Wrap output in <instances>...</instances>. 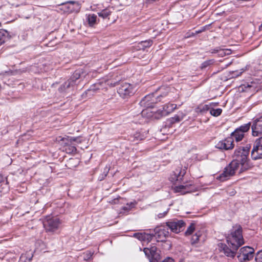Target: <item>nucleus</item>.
Masks as SVG:
<instances>
[{
	"mask_svg": "<svg viewBox=\"0 0 262 262\" xmlns=\"http://www.w3.org/2000/svg\"><path fill=\"white\" fill-rule=\"evenodd\" d=\"M251 146L247 144L245 146H237L232 156L233 160L226 166L223 172L217 177L220 181H225L233 176L238 169L239 165L242 169L246 170L250 167L249 155Z\"/></svg>",
	"mask_w": 262,
	"mask_h": 262,
	"instance_id": "nucleus-1",
	"label": "nucleus"
},
{
	"mask_svg": "<svg viewBox=\"0 0 262 262\" xmlns=\"http://www.w3.org/2000/svg\"><path fill=\"white\" fill-rule=\"evenodd\" d=\"M227 243L231 248L237 250L244 244V238L242 235V228L241 225L233 227L231 233L227 237Z\"/></svg>",
	"mask_w": 262,
	"mask_h": 262,
	"instance_id": "nucleus-2",
	"label": "nucleus"
},
{
	"mask_svg": "<svg viewBox=\"0 0 262 262\" xmlns=\"http://www.w3.org/2000/svg\"><path fill=\"white\" fill-rule=\"evenodd\" d=\"M82 73V69L76 70L70 78L60 86L58 89L59 92L60 93L66 92L69 89L74 88L77 84V81L81 77Z\"/></svg>",
	"mask_w": 262,
	"mask_h": 262,
	"instance_id": "nucleus-3",
	"label": "nucleus"
},
{
	"mask_svg": "<svg viewBox=\"0 0 262 262\" xmlns=\"http://www.w3.org/2000/svg\"><path fill=\"white\" fill-rule=\"evenodd\" d=\"M43 224L47 232H54L58 229L60 222L57 217L48 216L43 221Z\"/></svg>",
	"mask_w": 262,
	"mask_h": 262,
	"instance_id": "nucleus-4",
	"label": "nucleus"
},
{
	"mask_svg": "<svg viewBox=\"0 0 262 262\" xmlns=\"http://www.w3.org/2000/svg\"><path fill=\"white\" fill-rule=\"evenodd\" d=\"M161 97H163V96H156L154 94L147 95L142 98L140 102V104L141 106L145 108H152L155 103L158 101H160V98Z\"/></svg>",
	"mask_w": 262,
	"mask_h": 262,
	"instance_id": "nucleus-5",
	"label": "nucleus"
},
{
	"mask_svg": "<svg viewBox=\"0 0 262 262\" xmlns=\"http://www.w3.org/2000/svg\"><path fill=\"white\" fill-rule=\"evenodd\" d=\"M135 88L133 85L124 82L122 83L118 89V93L123 98H126L133 95Z\"/></svg>",
	"mask_w": 262,
	"mask_h": 262,
	"instance_id": "nucleus-6",
	"label": "nucleus"
},
{
	"mask_svg": "<svg viewBox=\"0 0 262 262\" xmlns=\"http://www.w3.org/2000/svg\"><path fill=\"white\" fill-rule=\"evenodd\" d=\"M166 226L170 230L176 233H178L184 230L185 223L183 220L174 219L166 223Z\"/></svg>",
	"mask_w": 262,
	"mask_h": 262,
	"instance_id": "nucleus-7",
	"label": "nucleus"
},
{
	"mask_svg": "<svg viewBox=\"0 0 262 262\" xmlns=\"http://www.w3.org/2000/svg\"><path fill=\"white\" fill-rule=\"evenodd\" d=\"M239 251L240 253L237 257L241 262L250 260L254 256V250L250 247H244L240 249Z\"/></svg>",
	"mask_w": 262,
	"mask_h": 262,
	"instance_id": "nucleus-8",
	"label": "nucleus"
},
{
	"mask_svg": "<svg viewBox=\"0 0 262 262\" xmlns=\"http://www.w3.org/2000/svg\"><path fill=\"white\" fill-rule=\"evenodd\" d=\"M251 129L253 136H262V115L253 119Z\"/></svg>",
	"mask_w": 262,
	"mask_h": 262,
	"instance_id": "nucleus-9",
	"label": "nucleus"
},
{
	"mask_svg": "<svg viewBox=\"0 0 262 262\" xmlns=\"http://www.w3.org/2000/svg\"><path fill=\"white\" fill-rule=\"evenodd\" d=\"M251 157L254 160L262 158V137L256 140L251 151Z\"/></svg>",
	"mask_w": 262,
	"mask_h": 262,
	"instance_id": "nucleus-10",
	"label": "nucleus"
},
{
	"mask_svg": "<svg viewBox=\"0 0 262 262\" xmlns=\"http://www.w3.org/2000/svg\"><path fill=\"white\" fill-rule=\"evenodd\" d=\"M176 107L177 105L175 104H166L163 107L162 110H159L155 113L154 117L156 119H159L163 116H165L173 112Z\"/></svg>",
	"mask_w": 262,
	"mask_h": 262,
	"instance_id": "nucleus-11",
	"label": "nucleus"
},
{
	"mask_svg": "<svg viewBox=\"0 0 262 262\" xmlns=\"http://www.w3.org/2000/svg\"><path fill=\"white\" fill-rule=\"evenodd\" d=\"M155 236L158 242H164L166 238L168 236L169 232L168 229L164 226L157 227L154 229Z\"/></svg>",
	"mask_w": 262,
	"mask_h": 262,
	"instance_id": "nucleus-12",
	"label": "nucleus"
},
{
	"mask_svg": "<svg viewBox=\"0 0 262 262\" xmlns=\"http://www.w3.org/2000/svg\"><path fill=\"white\" fill-rule=\"evenodd\" d=\"M234 146L233 139L229 137L220 141L215 145L216 148L225 150L232 149L233 148Z\"/></svg>",
	"mask_w": 262,
	"mask_h": 262,
	"instance_id": "nucleus-13",
	"label": "nucleus"
},
{
	"mask_svg": "<svg viewBox=\"0 0 262 262\" xmlns=\"http://www.w3.org/2000/svg\"><path fill=\"white\" fill-rule=\"evenodd\" d=\"M157 248L156 246H151L150 248H145L143 249L146 257L149 259L150 262H151L154 259H156L159 255L157 252Z\"/></svg>",
	"mask_w": 262,
	"mask_h": 262,
	"instance_id": "nucleus-14",
	"label": "nucleus"
},
{
	"mask_svg": "<svg viewBox=\"0 0 262 262\" xmlns=\"http://www.w3.org/2000/svg\"><path fill=\"white\" fill-rule=\"evenodd\" d=\"M75 4H77V3L72 1L62 3L59 5L61 6L59 10L63 11L64 13H72L75 10L74 5Z\"/></svg>",
	"mask_w": 262,
	"mask_h": 262,
	"instance_id": "nucleus-15",
	"label": "nucleus"
},
{
	"mask_svg": "<svg viewBox=\"0 0 262 262\" xmlns=\"http://www.w3.org/2000/svg\"><path fill=\"white\" fill-rule=\"evenodd\" d=\"M173 174L170 178V181L173 182L175 181L180 182L183 180L186 171L185 169L182 170L181 169H177L173 171Z\"/></svg>",
	"mask_w": 262,
	"mask_h": 262,
	"instance_id": "nucleus-16",
	"label": "nucleus"
},
{
	"mask_svg": "<svg viewBox=\"0 0 262 262\" xmlns=\"http://www.w3.org/2000/svg\"><path fill=\"white\" fill-rule=\"evenodd\" d=\"M133 236L140 241L149 242L152 239L153 234L138 232L134 233Z\"/></svg>",
	"mask_w": 262,
	"mask_h": 262,
	"instance_id": "nucleus-17",
	"label": "nucleus"
},
{
	"mask_svg": "<svg viewBox=\"0 0 262 262\" xmlns=\"http://www.w3.org/2000/svg\"><path fill=\"white\" fill-rule=\"evenodd\" d=\"M185 114L183 112H179L174 117L169 118L167 120L166 123L168 125H172L176 122H179L184 117Z\"/></svg>",
	"mask_w": 262,
	"mask_h": 262,
	"instance_id": "nucleus-18",
	"label": "nucleus"
},
{
	"mask_svg": "<svg viewBox=\"0 0 262 262\" xmlns=\"http://www.w3.org/2000/svg\"><path fill=\"white\" fill-rule=\"evenodd\" d=\"M220 247L227 256L232 258L235 256L237 250L233 249L231 247L229 248L226 245L223 244H221Z\"/></svg>",
	"mask_w": 262,
	"mask_h": 262,
	"instance_id": "nucleus-19",
	"label": "nucleus"
},
{
	"mask_svg": "<svg viewBox=\"0 0 262 262\" xmlns=\"http://www.w3.org/2000/svg\"><path fill=\"white\" fill-rule=\"evenodd\" d=\"M190 186H191V184L178 185L174 187V191L176 192H181L182 194H184L191 191V190L189 189Z\"/></svg>",
	"mask_w": 262,
	"mask_h": 262,
	"instance_id": "nucleus-20",
	"label": "nucleus"
},
{
	"mask_svg": "<svg viewBox=\"0 0 262 262\" xmlns=\"http://www.w3.org/2000/svg\"><path fill=\"white\" fill-rule=\"evenodd\" d=\"M61 141H62L63 143L66 145L71 144L73 142H76L78 143H80L81 142V140L79 137H74L68 136L67 137L62 138Z\"/></svg>",
	"mask_w": 262,
	"mask_h": 262,
	"instance_id": "nucleus-21",
	"label": "nucleus"
},
{
	"mask_svg": "<svg viewBox=\"0 0 262 262\" xmlns=\"http://www.w3.org/2000/svg\"><path fill=\"white\" fill-rule=\"evenodd\" d=\"M245 136L244 133H242L240 131L235 129L233 132L231 134V137L233 139V141L235 140L236 142H238L243 140Z\"/></svg>",
	"mask_w": 262,
	"mask_h": 262,
	"instance_id": "nucleus-22",
	"label": "nucleus"
},
{
	"mask_svg": "<svg viewBox=\"0 0 262 262\" xmlns=\"http://www.w3.org/2000/svg\"><path fill=\"white\" fill-rule=\"evenodd\" d=\"M9 33L4 29L0 30V46L9 39Z\"/></svg>",
	"mask_w": 262,
	"mask_h": 262,
	"instance_id": "nucleus-23",
	"label": "nucleus"
},
{
	"mask_svg": "<svg viewBox=\"0 0 262 262\" xmlns=\"http://www.w3.org/2000/svg\"><path fill=\"white\" fill-rule=\"evenodd\" d=\"M210 105L208 104H200L195 109L196 112L204 114L210 111Z\"/></svg>",
	"mask_w": 262,
	"mask_h": 262,
	"instance_id": "nucleus-24",
	"label": "nucleus"
},
{
	"mask_svg": "<svg viewBox=\"0 0 262 262\" xmlns=\"http://www.w3.org/2000/svg\"><path fill=\"white\" fill-rule=\"evenodd\" d=\"M86 19L89 26L93 27L96 23L97 16L94 14H89Z\"/></svg>",
	"mask_w": 262,
	"mask_h": 262,
	"instance_id": "nucleus-25",
	"label": "nucleus"
},
{
	"mask_svg": "<svg viewBox=\"0 0 262 262\" xmlns=\"http://www.w3.org/2000/svg\"><path fill=\"white\" fill-rule=\"evenodd\" d=\"M252 124H251V123H248L246 124H245L243 125H241L238 128H236V130H238V131H240L242 133H244L245 134V133L248 132L249 129L250 127L251 126Z\"/></svg>",
	"mask_w": 262,
	"mask_h": 262,
	"instance_id": "nucleus-26",
	"label": "nucleus"
},
{
	"mask_svg": "<svg viewBox=\"0 0 262 262\" xmlns=\"http://www.w3.org/2000/svg\"><path fill=\"white\" fill-rule=\"evenodd\" d=\"M215 61L214 59H209L204 61L201 65L200 68L202 70L206 69L211 65L213 64Z\"/></svg>",
	"mask_w": 262,
	"mask_h": 262,
	"instance_id": "nucleus-27",
	"label": "nucleus"
},
{
	"mask_svg": "<svg viewBox=\"0 0 262 262\" xmlns=\"http://www.w3.org/2000/svg\"><path fill=\"white\" fill-rule=\"evenodd\" d=\"M195 229V224L194 223H190V225L188 227L186 231L185 232V236H189L191 235L194 231Z\"/></svg>",
	"mask_w": 262,
	"mask_h": 262,
	"instance_id": "nucleus-28",
	"label": "nucleus"
},
{
	"mask_svg": "<svg viewBox=\"0 0 262 262\" xmlns=\"http://www.w3.org/2000/svg\"><path fill=\"white\" fill-rule=\"evenodd\" d=\"M64 150L67 154H75L76 152L77 149L74 146H72L71 144H69V145L65 144Z\"/></svg>",
	"mask_w": 262,
	"mask_h": 262,
	"instance_id": "nucleus-29",
	"label": "nucleus"
},
{
	"mask_svg": "<svg viewBox=\"0 0 262 262\" xmlns=\"http://www.w3.org/2000/svg\"><path fill=\"white\" fill-rule=\"evenodd\" d=\"M152 44V41L151 40H147L141 41L139 45L141 48L144 50L145 48L150 47Z\"/></svg>",
	"mask_w": 262,
	"mask_h": 262,
	"instance_id": "nucleus-30",
	"label": "nucleus"
},
{
	"mask_svg": "<svg viewBox=\"0 0 262 262\" xmlns=\"http://www.w3.org/2000/svg\"><path fill=\"white\" fill-rule=\"evenodd\" d=\"M135 203L131 202L130 203H127L125 206L122 207V210L123 211V213L128 212L131 210V209L135 207Z\"/></svg>",
	"mask_w": 262,
	"mask_h": 262,
	"instance_id": "nucleus-31",
	"label": "nucleus"
},
{
	"mask_svg": "<svg viewBox=\"0 0 262 262\" xmlns=\"http://www.w3.org/2000/svg\"><path fill=\"white\" fill-rule=\"evenodd\" d=\"M111 12L109 10L106 9L98 13V14L99 16L103 18H106L111 14Z\"/></svg>",
	"mask_w": 262,
	"mask_h": 262,
	"instance_id": "nucleus-32",
	"label": "nucleus"
},
{
	"mask_svg": "<svg viewBox=\"0 0 262 262\" xmlns=\"http://www.w3.org/2000/svg\"><path fill=\"white\" fill-rule=\"evenodd\" d=\"M209 111L211 115L214 117H217L221 114L222 110L221 108L214 109L210 107Z\"/></svg>",
	"mask_w": 262,
	"mask_h": 262,
	"instance_id": "nucleus-33",
	"label": "nucleus"
},
{
	"mask_svg": "<svg viewBox=\"0 0 262 262\" xmlns=\"http://www.w3.org/2000/svg\"><path fill=\"white\" fill-rule=\"evenodd\" d=\"M231 53V50L228 49H223L222 48H220L218 54L220 56L223 57L226 55L230 54Z\"/></svg>",
	"mask_w": 262,
	"mask_h": 262,
	"instance_id": "nucleus-34",
	"label": "nucleus"
},
{
	"mask_svg": "<svg viewBox=\"0 0 262 262\" xmlns=\"http://www.w3.org/2000/svg\"><path fill=\"white\" fill-rule=\"evenodd\" d=\"M109 170L110 168L106 166L104 169L103 173L99 176L98 178L99 180L102 181L107 175Z\"/></svg>",
	"mask_w": 262,
	"mask_h": 262,
	"instance_id": "nucleus-35",
	"label": "nucleus"
},
{
	"mask_svg": "<svg viewBox=\"0 0 262 262\" xmlns=\"http://www.w3.org/2000/svg\"><path fill=\"white\" fill-rule=\"evenodd\" d=\"M201 236V234L200 232H196L194 235H193L191 238V243L192 244H196L198 242L199 240V238Z\"/></svg>",
	"mask_w": 262,
	"mask_h": 262,
	"instance_id": "nucleus-36",
	"label": "nucleus"
},
{
	"mask_svg": "<svg viewBox=\"0 0 262 262\" xmlns=\"http://www.w3.org/2000/svg\"><path fill=\"white\" fill-rule=\"evenodd\" d=\"M255 260L256 262H262V250L257 253L255 257Z\"/></svg>",
	"mask_w": 262,
	"mask_h": 262,
	"instance_id": "nucleus-37",
	"label": "nucleus"
},
{
	"mask_svg": "<svg viewBox=\"0 0 262 262\" xmlns=\"http://www.w3.org/2000/svg\"><path fill=\"white\" fill-rule=\"evenodd\" d=\"M32 259V257L29 259H26V256L21 255L19 262H30Z\"/></svg>",
	"mask_w": 262,
	"mask_h": 262,
	"instance_id": "nucleus-38",
	"label": "nucleus"
},
{
	"mask_svg": "<svg viewBox=\"0 0 262 262\" xmlns=\"http://www.w3.org/2000/svg\"><path fill=\"white\" fill-rule=\"evenodd\" d=\"M169 209H167L166 211H164L163 213H160L158 214V217L159 218H162L164 217L167 212H168Z\"/></svg>",
	"mask_w": 262,
	"mask_h": 262,
	"instance_id": "nucleus-39",
	"label": "nucleus"
},
{
	"mask_svg": "<svg viewBox=\"0 0 262 262\" xmlns=\"http://www.w3.org/2000/svg\"><path fill=\"white\" fill-rule=\"evenodd\" d=\"M220 47H216L214 49H211L210 52L211 53H218Z\"/></svg>",
	"mask_w": 262,
	"mask_h": 262,
	"instance_id": "nucleus-40",
	"label": "nucleus"
},
{
	"mask_svg": "<svg viewBox=\"0 0 262 262\" xmlns=\"http://www.w3.org/2000/svg\"><path fill=\"white\" fill-rule=\"evenodd\" d=\"M163 261V262H174V259L169 257L166 258Z\"/></svg>",
	"mask_w": 262,
	"mask_h": 262,
	"instance_id": "nucleus-41",
	"label": "nucleus"
},
{
	"mask_svg": "<svg viewBox=\"0 0 262 262\" xmlns=\"http://www.w3.org/2000/svg\"><path fill=\"white\" fill-rule=\"evenodd\" d=\"M206 29V27H203L201 29H199L198 30H196L195 31V33L196 34H199V33H202V32H203L204 31H205Z\"/></svg>",
	"mask_w": 262,
	"mask_h": 262,
	"instance_id": "nucleus-42",
	"label": "nucleus"
},
{
	"mask_svg": "<svg viewBox=\"0 0 262 262\" xmlns=\"http://www.w3.org/2000/svg\"><path fill=\"white\" fill-rule=\"evenodd\" d=\"M118 81H116V82H111L110 83L109 82H108V84L111 85V86H115L116 85V84L118 83Z\"/></svg>",
	"mask_w": 262,
	"mask_h": 262,
	"instance_id": "nucleus-43",
	"label": "nucleus"
},
{
	"mask_svg": "<svg viewBox=\"0 0 262 262\" xmlns=\"http://www.w3.org/2000/svg\"><path fill=\"white\" fill-rule=\"evenodd\" d=\"M95 86H92L91 88H90V89L89 90V91H95V90H98L99 89V88H95Z\"/></svg>",
	"mask_w": 262,
	"mask_h": 262,
	"instance_id": "nucleus-44",
	"label": "nucleus"
},
{
	"mask_svg": "<svg viewBox=\"0 0 262 262\" xmlns=\"http://www.w3.org/2000/svg\"><path fill=\"white\" fill-rule=\"evenodd\" d=\"M159 0H146L147 2L148 3H153L154 2H156L159 1Z\"/></svg>",
	"mask_w": 262,
	"mask_h": 262,
	"instance_id": "nucleus-45",
	"label": "nucleus"
},
{
	"mask_svg": "<svg viewBox=\"0 0 262 262\" xmlns=\"http://www.w3.org/2000/svg\"><path fill=\"white\" fill-rule=\"evenodd\" d=\"M4 181V177L0 174V183Z\"/></svg>",
	"mask_w": 262,
	"mask_h": 262,
	"instance_id": "nucleus-46",
	"label": "nucleus"
},
{
	"mask_svg": "<svg viewBox=\"0 0 262 262\" xmlns=\"http://www.w3.org/2000/svg\"><path fill=\"white\" fill-rule=\"evenodd\" d=\"M259 30H262V24L260 25V26H259Z\"/></svg>",
	"mask_w": 262,
	"mask_h": 262,
	"instance_id": "nucleus-47",
	"label": "nucleus"
},
{
	"mask_svg": "<svg viewBox=\"0 0 262 262\" xmlns=\"http://www.w3.org/2000/svg\"><path fill=\"white\" fill-rule=\"evenodd\" d=\"M242 171H244V170H242V169H241V171H240V172H242Z\"/></svg>",
	"mask_w": 262,
	"mask_h": 262,
	"instance_id": "nucleus-48",
	"label": "nucleus"
},
{
	"mask_svg": "<svg viewBox=\"0 0 262 262\" xmlns=\"http://www.w3.org/2000/svg\"><path fill=\"white\" fill-rule=\"evenodd\" d=\"M1 26V23L0 22V27Z\"/></svg>",
	"mask_w": 262,
	"mask_h": 262,
	"instance_id": "nucleus-49",
	"label": "nucleus"
},
{
	"mask_svg": "<svg viewBox=\"0 0 262 262\" xmlns=\"http://www.w3.org/2000/svg\"><path fill=\"white\" fill-rule=\"evenodd\" d=\"M162 262H163V261H162Z\"/></svg>",
	"mask_w": 262,
	"mask_h": 262,
	"instance_id": "nucleus-50",
	"label": "nucleus"
}]
</instances>
